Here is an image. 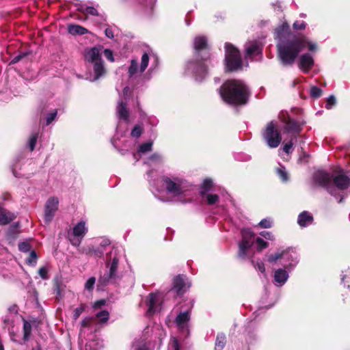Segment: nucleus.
<instances>
[{
  "mask_svg": "<svg viewBox=\"0 0 350 350\" xmlns=\"http://www.w3.org/2000/svg\"><path fill=\"white\" fill-rule=\"evenodd\" d=\"M288 25L284 23L275 30L276 36L279 39L278 43L279 57L284 65L293 64L298 54L306 47L310 51H314L317 49L316 44L306 37L291 38L292 36L288 33Z\"/></svg>",
  "mask_w": 350,
  "mask_h": 350,
  "instance_id": "1",
  "label": "nucleus"
},
{
  "mask_svg": "<svg viewBox=\"0 0 350 350\" xmlns=\"http://www.w3.org/2000/svg\"><path fill=\"white\" fill-rule=\"evenodd\" d=\"M219 94L226 103L232 105L245 104L249 97L248 88L240 80H228L219 89Z\"/></svg>",
  "mask_w": 350,
  "mask_h": 350,
  "instance_id": "2",
  "label": "nucleus"
},
{
  "mask_svg": "<svg viewBox=\"0 0 350 350\" xmlns=\"http://www.w3.org/2000/svg\"><path fill=\"white\" fill-rule=\"evenodd\" d=\"M163 186L167 193L176 200L185 203L189 200L184 199L187 196L189 189V183L183 178L175 176H165L162 177Z\"/></svg>",
  "mask_w": 350,
  "mask_h": 350,
  "instance_id": "3",
  "label": "nucleus"
},
{
  "mask_svg": "<svg viewBox=\"0 0 350 350\" xmlns=\"http://www.w3.org/2000/svg\"><path fill=\"white\" fill-rule=\"evenodd\" d=\"M314 180L318 185L325 187L328 192L333 196L335 195L334 186L343 190L350 185V178L342 172L332 178L329 174L323 171H317L314 174Z\"/></svg>",
  "mask_w": 350,
  "mask_h": 350,
  "instance_id": "4",
  "label": "nucleus"
},
{
  "mask_svg": "<svg viewBox=\"0 0 350 350\" xmlns=\"http://www.w3.org/2000/svg\"><path fill=\"white\" fill-rule=\"evenodd\" d=\"M84 57L85 60L92 66V72H90L88 77L90 81H95L105 74L106 70L98 48L92 47L87 49Z\"/></svg>",
  "mask_w": 350,
  "mask_h": 350,
  "instance_id": "5",
  "label": "nucleus"
},
{
  "mask_svg": "<svg viewBox=\"0 0 350 350\" xmlns=\"http://www.w3.org/2000/svg\"><path fill=\"white\" fill-rule=\"evenodd\" d=\"M280 260V264L288 271H291L297 264L298 258L295 251L291 249L278 252L268 256V261L275 262Z\"/></svg>",
  "mask_w": 350,
  "mask_h": 350,
  "instance_id": "6",
  "label": "nucleus"
},
{
  "mask_svg": "<svg viewBox=\"0 0 350 350\" xmlns=\"http://www.w3.org/2000/svg\"><path fill=\"white\" fill-rule=\"evenodd\" d=\"M262 136L267 145L271 148H277L282 142V135L276 122H269L262 132Z\"/></svg>",
  "mask_w": 350,
  "mask_h": 350,
  "instance_id": "7",
  "label": "nucleus"
},
{
  "mask_svg": "<svg viewBox=\"0 0 350 350\" xmlns=\"http://www.w3.org/2000/svg\"><path fill=\"white\" fill-rule=\"evenodd\" d=\"M225 62L226 70L234 71L241 68L242 61L239 51L232 44H225Z\"/></svg>",
  "mask_w": 350,
  "mask_h": 350,
  "instance_id": "8",
  "label": "nucleus"
},
{
  "mask_svg": "<svg viewBox=\"0 0 350 350\" xmlns=\"http://www.w3.org/2000/svg\"><path fill=\"white\" fill-rule=\"evenodd\" d=\"M107 267L109 269L108 273L106 275L100 278V280H103L104 282H109L116 278L121 255L118 249H113L107 255Z\"/></svg>",
  "mask_w": 350,
  "mask_h": 350,
  "instance_id": "9",
  "label": "nucleus"
},
{
  "mask_svg": "<svg viewBox=\"0 0 350 350\" xmlns=\"http://www.w3.org/2000/svg\"><path fill=\"white\" fill-rule=\"evenodd\" d=\"M241 233L242 240L239 245V256L244 258L247 255V250L254 243V234L250 229H243Z\"/></svg>",
  "mask_w": 350,
  "mask_h": 350,
  "instance_id": "10",
  "label": "nucleus"
},
{
  "mask_svg": "<svg viewBox=\"0 0 350 350\" xmlns=\"http://www.w3.org/2000/svg\"><path fill=\"white\" fill-rule=\"evenodd\" d=\"M187 71L193 75L196 80L198 81L203 79L207 73L204 62L199 59L189 62L187 66Z\"/></svg>",
  "mask_w": 350,
  "mask_h": 350,
  "instance_id": "11",
  "label": "nucleus"
},
{
  "mask_svg": "<svg viewBox=\"0 0 350 350\" xmlns=\"http://www.w3.org/2000/svg\"><path fill=\"white\" fill-rule=\"evenodd\" d=\"M149 56L146 53L143 54L139 66L135 59H132L128 70L129 77L134 78L141 75L147 68Z\"/></svg>",
  "mask_w": 350,
  "mask_h": 350,
  "instance_id": "12",
  "label": "nucleus"
},
{
  "mask_svg": "<svg viewBox=\"0 0 350 350\" xmlns=\"http://www.w3.org/2000/svg\"><path fill=\"white\" fill-rule=\"evenodd\" d=\"M282 121L284 123V132L290 134L291 138L296 139L302 131L303 124L288 118Z\"/></svg>",
  "mask_w": 350,
  "mask_h": 350,
  "instance_id": "13",
  "label": "nucleus"
},
{
  "mask_svg": "<svg viewBox=\"0 0 350 350\" xmlns=\"http://www.w3.org/2000/svg\"><path fill=\"white\" fill-rule=\"evenodd\" d=\"M87 232L88 228L85 221H81L76 224L72 229L74 238L70 239L72 245L79 246Z\"/></svg>",
  "mask_w": 350,
  "mask_h": 350,
  "instance_id": "14",
  "label": "nucleus"
},
{
  "mask_svg": "<svg viewBox=\"0 0 350 350\" xmlns=\"http://www.w3.org/2000/svg\"><path fill=\"white\" fill-rule=\"evenodd\" d=\"M59 200L55 197L48 199L45 204L44 219L46 223H49L53 218L58 209Z\"/></svg>",
  "mask_w": 350,
  "mask_h": 350,
  "instance_id": "15",
  "label": "nucleus"
},
{
  "mask_svg": "<svg viewBox=\"0 0 350 350\" xmlns=\"http://www.w3.org/2000/svg\"><path fill=\"white\" fill-rule=\"evenodd\" d=\"M162 300V296L160 293H150L146 299L148 306L147 314L151 315L160 310V304Z\"/></svg>",
  "mask_w": 350,
  "mask_h": 350,
  "instance_id": "16",
  "label": "nucleus"
},
{
  "mask_svg": "<svg viewBox=\"0 0 350 350\" xmlns=\"http://www.w3.org/2000/svg\"><path fill=\"white\" fill-rule=\"evenodd\" d=\"M261 46L257 41H251L245 44V55L247 58L261 55Z\"/></svg>",
  "mask_w": 350,
  "mask_h": 350,
  "instance_id": "17",
  "label": "nucleus"
},
{
  "mask_svg": "<svg viewBox=\"0 0 350 350\" xmlns=\"http://www.w3.org/2000/svg\"><path fill=\"white\" fill-rule=\"evenodd\" d=\"M288 270L284 268H279L274 271V282L276 286H283L288 278Z\"/></svg>",
  "mask_w": 350,
  "mask_h": 350,
  "instance_id": "18",
  "label": "nucleus"
},
{
  "mask_svg": "<svg viewBox=\"0 0 350 350\" xmlns=\"http://www.w3.org/2000/svg\"><path fill=\"white\" fill-rule=\"evenodd\" d=\"M190 319L189 311L180 312L176 318V324L181 331L188 332V323Z\"/></svg>",
  "mask_w": 350,
  "mask_h": 350,
  "instance_id": "19",
  "label": "nucleus"
},
{
  "mask_svg": "<svg viewBox=\"0 0 350 350\" xmlns=\"http://www.w3.org/2000/svg\"><path fill=\"white\" fill-rule=\"evenodd\" d=\"M314 65L313 57L308 53L304 54L299 58V67L304 72H307Z\"/></svg>",
  "mask_w": 350,
  "mask_h": 350,
  "instance_id": "20",
  "label": "nucleus"
},
{
  "mask_svg": "<svg viewBox=\"0 0 350 350\" xmlns=\"http://www.w3.org/2000/svg\"><path fill=\"white\" fill-rule=\"evenodd\" d=\"M190 284L185 282V280L183 276L178 275L174 280L173 288L178 293H183L186 288H189Z\"/></svg>",
  "mask_w": 350,
  "mask_h": 350,
  "instance_id": "21",
  "label": "nucleus"
},
{
  "mask_svg": "<svg viewBox=\"0 0 350 350\" xmlns=\"http://www.w3.org/2000/svg\"><path fill=\"white\" fill-rule=\"evenodd\" d=\"M116 113L119 119L123 120L126 122H129V111L126 108V105L122 100L118 101L116 107Z\"/></svg>",
  "mask_w": 350,
  "mask_h": 350,
  "instance_id": "22",
  "label": "nucleus"
},
{
  "mask_svg": "<svg viewBox=\"0 0 350 350\" xmlns=\"http://www.w3.org/2000/svg\"><path fill=\"white\" fill-rule=\"evenodd\" d=\"M313 217L307 211H303L298 216L297 223L301 227H306L312 224Z\"/></svg>",
  "mask_w": 350,
  "mask_h": 350,
  "instance_id": "23",
  "label": "nucleus"
},
{
  "mask_svg": "<svg viewBox=\"0 0 350 350\" xmlns=\"http://www.w3.org/2000/svg\"><path fill=\"white\" fill-rule=\"evenodd\" d=\"M68 31L73 36L84 35L88 33V30L86 28L79 25H68Z\"/></svg>",
  "mask_w": 350,
  "mask_h": 350,
  "instance_id": "24",
  "label": "nucleus"
},
{
  "mask_svg": "<svg viewBox=\"0 0 350 350\" xmlns=\"http://www.w3.org/2000/svg\"><path fill=\"white\" fill-rule=\"evenodd\" d=\"M207 46V40L204 36H197L193 40L194 49L196 51L205 49Z\"/></svg>",
  "mask_w": 350,
  "mask_h": 350,
  "instance_id": "25",
  "label": "nucleus"
},
{
  "mask_svg": "<svg viewBox=\"0 0 350 350\" xmlns=\"http://www.w3.org/2000/svg\"><path fill=\"white\" fill-rule=\"evenodd\" d=\"M15 218L13 213L10 212L3 211L0 213V224L5 225L12 221Z\"/></svg>",
  "mask_w": 350,
  "mask_h": 350,
  "instance_id": "26",
  "label": "nucleus"
},
{
  "mask_svg": "<svg viewBox=\"0 0 350 350\" xmlns=\"http://www.w3.org/2000/svg\"><path fill=\"white\" fill-rule=\"evenodd\" d=\"M152 142H146L139 146L138 152L133 154V157L138 160L137 156L140 153H146L150 152L152 150Z\"/></svg>",
  "mask_w": 350,
  "mask_h": 350,
  "instance_id": "27",
  "label": "nucleus"
},
{
  "mask_svg": "<svg viewBox=\"0 0 350 350\" xmlns=\"http://www.w3.org/2000/svg\"><path fill=\"white\" fill-rule=\"evenodd\" d=\"M213 187V181L211 179L206 178L202 183V187H201V194L202 196H204L206 193H208V191L211 189Z\"/></svg>",
  "mask_w": 350,
  "mask_h": 350,
  "instance_id": "28",
  "label": "nucleus"
},
{
  "mask_svg": "<svg viewBox=\"0 0 350 350\" xmlns=\"http://www.w3.org/2000/svg\"><path fill=\"white\" fill-rule=\"evenodd\" d=\"M226 337L224 334H218L215 341V350H221L225 346Z\"/></svg>",
  "mask_w": 350,
  "mask_h": 350,
  "instance_id": "29",
  "label": "nucleus"
},
{
  "mask_svg": "<svg viewBox=\"0 0 350 350\" xmlns=\"http://www.w3.org/2000/svg\"><path fill=\"white\" fill-rule=\"evenodd\" d=\"M38 256L34 250L30 252L29 257L26 259V262L29 265L35 267L37 263Z\"/></svg>",
  "mask_w": 350,
  "mask_h": 350,
  "instance_id": "30",
  "label": "nucleus"
},
{
  "mask_svg": "<svg viewBox=\"0 0 350 350\" xmlns=\"http://www.w3.org/2000/svg\"><path fill=\"white\" fill-rule=\"evenodd\" d=\"M96 317L99 319L100 323H105L109 319V313L107 310H104L96 313Z\"/></svg>",
  "mask_w": 350,
  "mask_h": 350,
  "instance_id": "31",
  "label": "nucleus"
},
{
  "mask_svg": "<svg viewBox=\"0 0 350 350\" xmlns=\"http://www.w3.org/2000/svg\"><path fill=\"white\" fill-rule=\"evenodd\" d=\"M79 10L85 14H90L92 16H97L98 14L96 8L90 6L82 5Z\"/></svg>",
  "mask_w": 350,
  "mask_h": 350,
  "instance_id": "32",
  "label": "nucleus"
},
{
  "mask_svg": "<svg viewBox=\"0 0 350 350\" xmlns=\"http://www.w3.org/2000/svg\"><path fill=\"white\" fill-rule=\"evenodd\" d=\"M147 347L143 340H135L132 345L131 350H146Z\"/></svg>",
  "mask_w": 350,
  "mask_h": 350,
  "instance_id": "33",
  "label": "nucleus"
},
{
  "mask_svg": "<svg viewBox=\"0 0 350 350\" xmlns=\"http://www.w3.org/2000/svg\"><path fill=\"white\" fill-rule=\"evenodd\" d=\"M161 161L162 157L158 153H154L148 157L146 163L148 164L159 163L161 162Z\"/></svg>",
  "mask_w": 350,
  "mask_h": 350,
  "instance_id": "34",
  "label": "nucleus"
},
{
  "mask_svg": "<svg viewBox=\"0 0 350 350\" xmlns=\"http://www.w3.org/2000/svg\"><path fill=\"white\" fill-rule=\"evenodd\" d=\"M202 196L206 198L207 203L210 205L214 204L218 201V196L216 194L207 193Z\"/></svg>",
  "mask_w": 350,
  "mask_h": 350,
  "instance_id": "35",
  "label": "nucleus"
},
{
  "mask_svg": "<svg viewBox=\"0 0 350 350\" xmlns=\"http://www.w3.org/2000/svg\"><path fill=\"white\" fill-rule=\"evenodd\" d=\"M38 137V133H33L31 135L29 139V146L31 151H33L35 148V146L37 143V139Z\"/></svg>",
  "mask_w": 350,
  "mask_h": 350,
  "instance_id": "36",
  "label": "nucleus"
},
{
  "mask_svg": "<svg viewBox=\"0 0 350 350\" xmlns=\"http://www.w3.org/2000/svg\"><path fill=\"white\" fill-rule=\"evenodd\" d=\"M296 139L291 138L290 140L285 143L283 147V150L286 154H289L293 150V140H295Z\"/></svg>",
  "mask_w": 350,
  "mask_h": 350,
  "instance_id": "37",
  "label": "nucleus"
},
{
  "mask_svg": "<svg viewBox=\"0 0 350 350\" xmlns=\"http://www.w3.org/2000/svg\"><path fill=\"white\" fill-rule=\"evenodd\" d=\"M273 221L271 218H265L262 219L258 226L261 228H269L272 226Z\"/></svg>",
  "mask_w": 350,
  "mask_h": 350,
  "instance_id": "38",
  "label": "nucleus"
},
{
  "mask_svg": "<svg viewBox=\"0 0 350 350\" xmlns=\"http://www.w3.org/2000/svg\"><path fill=\"white\" fill-rule=\"evenodd\" d=\"M24 338L27 340L31 333V326L29 323L24 321L23 323Z\"/></svg>",
  "mask_w": 350,
  "mask_h": 350,
  "instance_id": "39",
  "label": "nucleus"
},
{
  "mask_svg": "<svg viewBox=\"0 0 350 350\" xmlns=\"http://www.w3.org/2000/svg\"><path fill=\"white\" fill-rule=\"evenodd\" d=\"M322 90L316 86H312L310 89V96L312 98H317L321 95Z\"/></svg>",
  "mask_w": 350,
  "mask_h": 350,
  "instance_id": "40",
  "label": "nucleus"
},
{
  "mask_svg": "<svg viewBox=\"0 0 350 350\" xmlns=\"http://www.w3.org/2000/svg\"><path fill=\"white\" fill-rule=\"evenodd\" d=\"M278 175L280 177L282 181L288 180V174L284 167H281L277 169Z\"/></svg>",
  "mask_w": 350,
  "mask_h": 350,
  "instance_id": "41",
  "label": "nucleus"
},
{
  "mask_svg": "<svg viewBox=\"0 0 350 350\" xmlns=\"http://www.w3.org/2000/svg\"><path fill=\"white\" fill-rule=\"evenodd\" d=\"M167 350H180V346L178 340L173 338L168 345Z\"/></svg>",
  "mask_w": 350,
  "mask_h": 350,
  "instance_id": "42",
  "label": "nucleus"
},
{
  "mask_svg": "<svg viewBox=\"0 0 350 350\" xmlns=\"http://www.w3.org/2000/svg\"><path fill=\"white\" fill-rule=\"evenodd\" d=\"M142 133V128L139 125H136L133 129V130L131 133V135L133 137L137 138L141 135Z\"/></svg>",
  "mask_w": 350,
  "mask_h": 350,
  "instance_id": "43",
  "label": "nucleus"
},
{
  "mask_svg": "<svg viewBox=\"0 0 350 350\" xmlns=\"http://www.w3.org/2000/svg\"><path fill=\"white\" fill-rule=\"evenodd\" d=\"M85 310V305L81 304L80 306L77 307L73 313V319L75 320H77L81 314Z\"/></svg>",
  "mask_w": 350,
  "mask_h": 350,
  "instance_id": "44",
  "label": "nucleus"
},
{
  "mask_svg": "<svg viewBox=\"0 0 350 350\" xmlns=\"http://www.w3.org/2000/svg\"><path fill=\"white\" fill-rule=\"evenodd\" d=\"M38 273L40 278L43 280H47L48 276V269L46 267H42L38 270Z\"/></svg>",
  "mask_w": 350,
  "mask_h": 350,
  "instance_id": "45",
  "label": "nucleus"
},
{
  "mask_svg": "<svg viewBox=\"0 0 350 350\" xmlns=\"http://www.w3.org/2000/svg\"><path fill=\"white\" fill-rule=\"evenodd\" d=\"M31 245L27 242H22L18 244V249L23 252H27L30 250Z\"/></svg>",
  "mask_w": 350,
  "mask_h": 350,
  "instance_id": "46",
  "label": "nucleus"
},
{
  "mask_svg": "<svg viewBox=\"0 0 350 350\" xmlns=\"http://www.w3.org/2000/svg\"><path fill=\"white\" fill-rule=\"evenodd\" d=\"M256 243L259 250L266 248L268 246L267 243L265 242L262 238H257Z\"/></svg>",
  "mask_w": 350,
  "mask_h": 350,
  "instance_id": "47",
  "label": "nucleus"
},
{
  "mask_svg": "<svg viewBox=\"0 0 350 350\" xmlns=\"http://www.w3.org/2000/svg\"><path fill=\"white\" fill-rule=\"evenodd\" d=\"M95 281H96L95 278H94V277L90 278L85 284V288L88 291L92 290L95 284Z\"/></svg>",
  "mask_w": 350,
  "mask_h": 350,
  "instance_id": "48",
  "label": "nucleus"
},
{
  "mask_svg": "<svg viewBox=\"0 0 350 350\" xmlns=\"http://www.w3.org/2000/svg\"><path fill=\"white\" fill-rule=\"evenodd\" d=\"M293 28L296 30H302L306 28V23L304 21H295L293 23Z\"/></svg>",
  "mask_w": 350,
  "mask_h": 350,
  "instance_id": "49",
  "label": "nucleus"
},
{
  "mask_svg": "<svg viewBox=\"0 0 350 350\" xmlns=\"http://www.w3.org/2000/svg\"><path fill=\"white\" fill-rule=\"evenodd\" d=\"M57 111H54L47 115L46 125L50 124L56 118Z\"/></svg>",
  "mask_w": 350,
  "mask_h": 350,
  "instance_id": "50",
  "label": "nucleus"
},
{
  "mask_svg": "<svg viewBox=\"0 0 350 350\" xmlns=\"http://www.w3.org/2000/svg\"><path fill=\"white\" fill-rule=\"evenodd\" d=\"M28 55L27 53H20L19 55L15 56L14 57H13V59L11 60V64H16L17 62H18L19 61H21L23 57H25V56H27Z\"/></svg>",
  "mask_w": 350,
  "mask_h": 350,
  "instance_id": "51",
  "label": "nucleus"
},
{
  "mask_svg": "<svg viewBox=\"0 0 350 350\" xmlns=\"http://www.w3.org/2000/svg\"><path fill=\"white\" fill-rule=\"evenodd\" d=\"M103 53H104L105 57L108 60H109L111 62H113L114 61L112 51H111L110 49H105Z\"/></svg>",
  "mask_w": 350,
  "mask_h": 350,
  "instance_id": "52",
  "label": "nucleus"
},
{
  "mask_svg": "<svg viewBox=\"0 0 350 350\" xmlns=\"http://www.w3.org/2000/svg\"><path fill=\"white\" fill-rule=\"evenodd\" d=\"M336 103V98L334 96H330L327 100L326 103V108L330 109L333 105H334Z\"/></svg>",
  "mask_w": 350,
  "mask_h": 350,
  "instance_id": "53",
  "label": "nucleus"
},
{
  "mask_svg": "<svg viewBox=\"0 0 350 350\" xmlns=\"http://www.w3.org/2000/svg\"><path fill=\"white\" fill-rule=\"evenodd\" d=\"M260 235L266 239L273 240V235L270 232L263 231L260 233Z\"/></svg>",
  "mask_w": 350,
  "mask_h": 350,
  "instance_id": "54",
  "label": "nucleus"
},
{
  "mask_svg": "<svg viewBox=\"0 0 350 350\" xmlns=\"http://www.w3.org/2000/svg\"><path fill=\"white\" fill-rule=\"evenodd\" d=\"M256 267L261 273H264L265 272V267L262 262H258Z\"/></svg>",
  "mask_w": 350,
  "mask_h": 350,
  "instance_id": "55",
  "label": "nucleus"
},
{
  "mask_svg": "<svg viewBox=\"0 0 350 350\" xmlns=\"http://www.w3.org/2000/svg\"><path fill=\"white\" fill-rule=\"evenodd\" d=\"M105 304V300L104 299H100V300H98V301H96L94 305H93V307L94 308H100L101 306H104Z\"/></svg>",
  "mask_w": 350,
  "mask_h": 350,
  "instance_id": "56",
  "label": "nucleus"
},
{
  "mask_svg": "<svg viewBox=\"0 0 350 350\" xmlns=\"http://www.w3.org/2000/svg\"><path fill=\"white\" fill-rule=\"evenodd\" d=\"M105 36L109 38H113V31L111 28H107L105 29Z\"/></svg>",
  "mask_w": 350,
  "mask_h": 350,
  "instance_id": "57",
  "label": "nucleus"
},
{
  "mask_svg": "<svg viewBox=\"0 0 350 350\" xmlns=\"http://www.w3.org/2000/svg\"><path fill=\"white\" fill-rule=\"evenodd\" d=\"M91 321V318H85L81 321V327H86Z\"/></svg>",
  "mask_w": 350,
  "mask_h": 350,
  "instance_id": "58",
  "label": "nucleus"
},
{
  "mask_svg": "<svg viewBox=\"0 0 350 350\" xmlns=\"http://www.w3.org/2000/svg\"><path fill=\"white\" fill-rule=\"evenodd\" d=\"M130 91V89L129 87H125L123 90L124 96H125V99L126 100V96L128 95L129 92Z\"/></svg>",
  "mask_w": 350,
  "mask_h": 350,
  "instance_id": "59",
  "label": "nucleus"
},
{
  "mask_svg": "<svg viewBox=\"0 0 350 350\" xmlns=\"http://www.w3.org/2000/svg\"><path fill=\"white\" fill-rule=\"evenodd\" d=\"M13 174H14V176H16V177H17V176H17V174H16V172H15V171H14V170H13Z\"/></svg>",
  "mask_w": 350,
  "mask_h": 350,
  "instance_id": "60",
  "label": "nucleus"
},
{
  "mask_svg": "<svg viewBox=\"0 0 350 350\" xmlns=\"http://www.w3.org/2000/svg\"><path fill=\"white\" fill-rule=\"evenodd\" d=\"M0 350H4L3 345H0Z\"/></svg>",
  "mask_w": 350,
  "mask_h": 350,
  "instance_id": "61",
  "label": "nucleus"
}]
</instances>
